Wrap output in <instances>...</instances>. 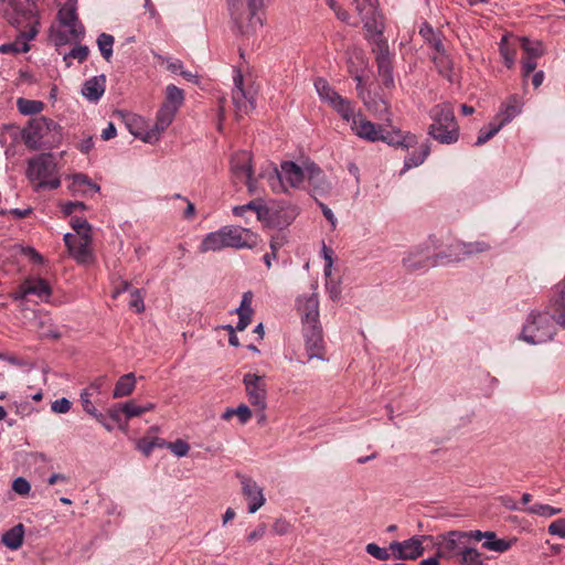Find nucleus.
Instances as JSON below:
<instances>
[{
  "mask_svg": "<svg viewBox=\"0 0 565 565\" xmlns=\"http://www.w3.org/2000/svg\"><path fill=\"white\" fill-rule=\"evenodd\" d=\"M25 145L32 149L38 150L43 147H54L61 142L62 131L61 127L46 117H36L29 121V125L22 132Z\"/></svg>",
  "mask_w": 565,
  "mask_h": 565,
  "instance_id": "nucleus-5",
  "label": "nucleus"
},
{
  "mask_svg": "<svg viewBox=\"0 0 565 565\" xmlns=\"http://www.w3.org/2000/svg\"><path fill=\"white\" fill-rule=\"evenodd\" d=\"M114 36L107 33H102L97 39L98 49L106 61H110L113 56Z\"/></svg>",
  "mask_w": 565,
  "mask_h": 565,
  "instance_id": "nucleus-43",
  "label": "nucleus"
},
{
  "mask_svg": "<svg viewBox=\"0 0 565 565\" xmlns=\"http://www.w3.org/2000/svg\"><path fill=\"white\" fill-rule=\"evenodd\" d=\"M235 415L238 417L241 424H246L252 418V411L245 404H241L235 408Z\"/></svg>",
  "mask_w": 565,
  "mask_h": 565,
  "instance_id": "nucleus-59",
  "label": "nucleus"
},
{
  "mask_svg": "<svg viewBox=\"0 0 565 565\" xmlns=\"http://www.w3.org/2000/svg\"><path fill=\"white\" fill-rule=\"evenodd\" d=\"M297 311L302 327L321 324L319 320V299L315 294L297 299Z\"/></svg>",
  "mask_w": 565,
  "mask_h": 565,
  "instance_id": "nucleus-19",
  "label": "nucleus"
},
{
  "mask_svg": "<svg viewBox=\"0 0 565 565\" xmlns=\"http://www.w3.org/2000/svg\"><path fill=\"white\" fill-rule=\"evenodd\" d=\"M231 170L236 180L246 184L253 193L256 189V180L253 178L252 154L248 151H238L231 159Z\"/></svg>",
  "mask_w": 565,
  "mask_h": 565,
  "instance_id": "nucleus-14",
  "label": "nucleus"
},
{
  "mask_svg": "<svg viewBox=\"0 0 565 565\" xmlns=\"http://www.w3.org/2000/svg\"><path fill=\"white\" fill-rule=\"evenodd\" d=\"M366 552L380 561H386L390 557V554L386 548L380 547L375 543H369L366 545Z\"/></svg>",
  "mask_w": 565,
  "mask_h": 565,
  "instance_id": "nucleus-53",
  "label": "nucleus"
},
{
  "mask_svg": "<svg viewBox=\"0 0 565 565\" xmlns=\"http://www.w3.org/2000/svg\"><path fill=\"white\" fill-rule=\"evenodd\" d=\"M71 226L75 233L64 235L68 253L77 263H88L92 259V226L79 217H72Z\"/></svg>",
  "mask_w": 565,
  "mask_h": 565,
  "instance_id": "nucleus-8",
  "label": "nucleus"
},
{
  "mask_svg": "<svg viewBox=\"0 0 565 565\" xmlns=\"http://www.w3.org/2000/svg\"><path fill=\"white\" fill-rule=\"evenodd\" d=\"M247 210H255L256 213H257V216L258 218H262L263 217V211H264V207H260V206H256V204L254 202H250L248 204H245V205H238V206H235L233 209V213L236 215V216H242L245 211Z\"/></svg>",
  "mask_w": 565,
  "mask_h": 565,
  "instance_id": "nucleus-57",
  "label": "nucleus"
},
{
  "mask_svg": "<svg viewBox=\"0 0 565 565\" xmlns=\"http://www.w3.org/2000/svg\"><path fill=\"white\" fill-rule=\"evenodd\" d=\"M537 57L524 56L521 61L522 76L527 77L536 68Z\"/></svg>",
  "mask_w": 565,
  "mask_h": 565,
  "instance_id": "nucleus-54",
  "label": "nucleus"
},
{
  "mask_svg": "<svg viewBox=\"0 0 565 565\" xmlns=\"http://www.w3.org/2000/svg\"><path fill=\"white\" fill-rule=\"evenodd\" d=\"M167 447L177 456V457H185L189 454L190 445L182 440L177 439L175 441L168 443Z\"/></svg>",
  "mask_w": 565,
  "mask_h": 565,
  "instance_id": "nucleus-49",
  "label": "nucleus"
},
{
  "mask_svg": "<svg viewBox=\"0 0 565 565\" xmlns=\"http://www.w3.org/2000/svg\"><path fill=\"white\" fill-rule=\"evenodd\" d=\"M243 383L249 403L260 412L266 408L267 387L263 376L247 373L244 375Z\"/></svg>",
  "mask_w": 565,
  "mask_h": 565,
  "instance_id": "nucleus-15",
  "label": "nucleus"
},
{
  "mask_svg": "<svg viewBox=\"0 0 565 565\" xmlns=\"http://www.w3.org/2000/svg\"><path fill=\"white\" fill-rule=\"evenodd\" d=\"M548 533L565 539V519H558L548 525Z\"/></svg>",
  "mask_w": 565,
  "mask_h": 565,
  "instance_id": "nucleus-56",
  "label": "nucleus"
},
{
  "mask_svg": "<svg viewBox=\"0 0 565 565\" xmlns=\"http://www.w3.org/2000/svg\"><path fill=\"white\" fill-rule=\"evenodd\" d=\"M306 178L311 191L315 195H323L330 189V183L327 181L322 170L315 163L306 164Z\"/></svg>",
  "mask_w": 565,
  "mask_h": 565,
  "instance_id": "nucleus-25",
  "label": "nucleus"
},
{
  "mask_svg": "<svg viewBox=\"0 0 565 565\" xmlns=\"http://www.w3.org/2000/svg\"><path fill=\"white\" fill-rule=\"evenodd\" d=\"M437 54L434 55L433 61L435 65L438 68V72L447 77L449 81H451V70H452V63L448 55L445 54L444 47L440 49V52H436Z\"/></svg>",
  "mask_w": 565,
  "mask_h": 565,
  "instance_id": "nucleus-40",
  "label": "nucleus"
},
{
  "mask_svg": "<svg viewBox=\"0 0 565 565\" xmlns=\"http://www.w3.org/2000/svg\"><path fill=\"white\" fill-rule=\"evenodd\" d=\"M105 92V77L95 76L85 82L82 93L89 100H98Z\"/></svg>",
  "mask_w": 565,
  "mask_h": 565,
  "instance_id": "nucleus-33",
  "label": "nucleus"
},
{
  "mask_svg": "<svg viewBox=\"0 0 565 565\" xmlns=\"http://www.w3.org/2000/svg\"><path fill=\"white\" fill-rule=\"evenodd\" d=\"M252 302H253V294L250 291L245 292L243 295L241 306L236 309V312L239 317L238 323L236 326V329L238 331L245 330L252 321V316L254 313V310L252 308Z\"/></svg>",
  "mask_w": 565,
  "mask_h": 565,
  "instance_id": "nucleus-31",
  "label": "nucleus"
},
{
  "mask_svg": "<svg viewBox=\"0 0 565 565\" xmlns=\"http://www.w3.org/2000/svg\"><path fill=\"white\" fill-rule=\"evenodd\" d=\"M178 110L164 105H161L156 117L153 129L160 139L161 134L172 124Z\"/></svg>",
  "mask_w": 565,
  "mask_h": 565,
  "instance_id": "nucleus-32",
  "label": "nucleus"
},
{
  "mask_svg": "<svg viewBox=\"0 0 565 565\" xmlns=\"http://www.w3.org/2000/svg\"><path fill=\"white\" fill-rule=\"evenodd\" d=\"M500 54L508 68H512L515 64L516 45L510 43L509 36L504 35L500 42Z\"/></svg>",
  "mask_w": 565,
  "mask_h": 565,
  "instance_id": "nucleus-38",
  "label": "nucleus"
},
{
  "mask_svg": "<svg viewBox=\"0 0 565 565\" xmlns=\"http://www.w3.org/2000/svg\"><path fill=\"white\" fill-rule=\"evenodd\" d=\"M461 565H484L481 554L475 548H463L460 555Z\"/></svg>",
  "mask_w": 565,
  "mask_h": 565,
  "instance_id": "nucleus-44",
  "label": "nucleus"
},
{
  "mask_svg": "<svg viewBox=\"0 0 565 565\" xmlns=\"http://www.w3.org/2000/svg\"><path fill=\"white\" fill-rule=\"evenodd\" d=\"M306 175V167L301 168L292 161H284L279 169H275L267 175V181L274 192L281 193L289 189H299Z\"/></svg>",
  "mask_w": 565,
  "mask_h": 565,
  "instance_id": "nucleus-10",
  "label": "nucleus"
},
{
  "mask_svg": "<svg viewBox=\"0 0 565 565\" xmlns=\"http://www.w3.org/2000/svg\"><path fill=\"white\" fill-rule=\"evenodd\" d=\"M501 129V125L492 121L489 124V127L486 129H480L476 145L481 146L489 141L492 137H494Z\"/></svg>",
  "mask_w": 565,
  "mask_h": 565,
  "instance_id": "nucleus-45",
  "label": "nucleus"
},
{
  "mask_svg": "<svg viewBox=\"0 0 565 565\" xmlns=\"http://www.w3.org/2000/svg\"><path fill=\"white\" fill-rule=\"evenodd\" d=\"M514 541L515 540L498 539L494 532L488 531L482 546L489 551L503 553L512 547Z\"/></svg>",
  "mask_w": 565,
  "mask_h": 565,
  "instance_id": "nucleus-36",
  "label": "nucleus"
},
{
  "mask_svg": "<svg viewBox=\"0 0 565 565\" xmlns=\"http://www.w3.org/2000/svg\"><path fill=\"white\" fill-rule=\"evenodd\" d=\"M90 396L92 393H89L88 390H84L81 393L82 406L87 414L94 416L98 422H102L103 415L97 413V409L95 408L90 401Z\"/></svg>",
  "mask_w": 565,
  "mask_h": 565,
  "instance_id": "nucleus-47",
  "label": "nucleus"
},
{
  "mask_svg": "<svg viewBox=\"0 0 565 565\" xmlns=\"http://www.w3.org/2000/svg\"><path fill=\"white\" fill-rule=\"evenodd\" d=\"M235 89L233 90V102L239 114H248L255 108L253 99H247L243 89V76L238 74L235 78Z\"/></svg>",
  "mask_w": 565,
  "mask_h": 565,
  "instance_id": "nucleus-29",
  "label": "nucleus"
},
{
  "mask_svg": "<svg viewBox=\"0 0 565 565\" xmlns=\"http://www.w3.org/2000/svg\"><path fill=\"white\" fill-rule=\"evenodd\" d=\"M521 102L516 95L510 96L502 105L494 118V122L501 125V128L509 124L514 117L521 113Z\"/></svg>",
  "mask_w": 565,
  "mask_h": 565,
  "instance_id": "nucleus-27",
  "label": "nucleus"
},
{
  "mask_svg": "<svg viewBox=\"0 0 565 565\" xmlns=\"http://www.w3.org/2000/svg\"><path fill=\"white\" fill-rule=\"evenodd\" d=\"M315 87L322 102L329 104L345 121H350L352 107L349 99L339 95L324 78H317Z\"/></svg>",
  "mask_w": 565,
  "mask_h": 565,
  "instance_id": "nucleus-12",
  "label": "nucleus"
},
{
  "mask_svg": "<svg viewBox=\"0 0 565 565\" xmlns=\"http://www.w3.org/2000/svg\"><path fill=\"white\" fill-rule=\"evenodd\" d=\"M307 362L313 359L326 361V345L321 324L302 327Z\"/></svg>",
  "mask_w": 565,
  "mask_h": 565,
  "instance_id": "nucleus-13",
  "label": "nucleus"
},
{
  "mask_svg": "<svg viewBox=\"0 0 565 565\" xmlns=\"http://www.w3.org/2000/svg\"><path fill=\"white\" fill-rule=\"evenodd\" d=\"M24 535V525L19 523L2 534L1 542L9 550L15 551L23 545Z\"/></svg>",
  "mask_w": 565,
  "mask_h": 565,
  "instance_id": "nucleus-30",
  "label": "nucleus"
},
{
  "mask_svg": "<svg viewBox=\"0 0 565 565\" xmlns=\"http://www.w3.org/2000/svg\"><path fill=\"white\" fill-rule=\"evenodd\" d=\"M468 537V533L461 531H450L441 536L438 543L437 556L444 558H452L460 556L463 548V540Z\"/></svg>",
  "mask_w": 565,
  "mask_h": 565,
  "instance_id": "nucleus-17",
  "label": "nucleus"
},
{
  "mask_svg": "<svg viewBox=\"0 0 565 565\" xmlns=\"http://www.w3.org/2000/svg\"><path fill=\"white\" fill-rule=\"evenodd\" d=\"M242 493L248 502V512L255 513L265 504L263 488L249 477H242Z\"/></svg>",
  "mask_w": 565,
  "mask_h": 565,
  "instance_id": "nucleus-20",
  "label": "nucleus"
},
{
  "mask_svg": "<svg viewBox=\"0 0 565 565\" xmlns=\"http://www.w3.org/2000/svg\"><path fill=\"white\" fill-rule=\"evenodd\" d=\"M12 490L20 495H28L31 491V484L25 478L19 477L13 480Z\"/></svg>",
  "mask_w": 565,
  "mask_h": 565,
  "instance_id": "nucleus-52",
  "label": "nucleus"
},
{
  "mask_svg": "<svg viewBox=\"0 0 565 565\" xmlns=\"http://www.w3.org/2000/svg\"><path fill=\"white\" fill-rule=\"evenodd\" d=\"M136 387V377L134 373H128L119 377L117 381L113 397L114 398H120L129 396Z\"/></svg>",
  "mask_w": 565,
  "mask_h": 565,
  "instance_id": "nucleus-34",
  "label": "nucleus"
},
{
  "mask_svg": "<svg viewBox=\"0 0 565 565\" xmlns=\"http://www.w3.org/2000/svg\"><path fill=\"white\" fill-rule=\"evenodd\" d=\"M86 206L84 203L82 202H68L66 204L63 205V212L66 214V215H71L72 213H74L75 211H83L85 210Z\"/></svg>",
  "mask_w": 565,
  "mask_h": 565,
  "instance_id": "nucleus-62",
  "label": "nucleus"
},
{
  "mask_svg": "<svg viewBox=\"0 0 565 565\" xmlns=\"http://www.w3.org/2000/svg\"><path fill=\"white\" fill-rule=\"evenodd\" d=\"M263 215H268L269 220L279 227L288 226L298 215V210L295 205L282 204L277 207L264 209Z\"/></svg>",
  "mask_w": 565,
  "mask_h": 565,
  "instance_id": "nucleus-23",
  "label": "nucleus"
},
{
  "mask_svg": "<svg viewBox=\"0 0 565 565\" xmlns=\"http://www.w3.org/2000/svg\"><path fill=\"white\" fill-rule=\"evenodd\" d=\"M429 117L433 121L428 127L430 137L445 145H451L458 140L459 127L449 103L435 105L429 111Z\"/></svg>",
  "mask_w": 565,
  "mask_h": 565,
  "instance_id": "nucleus-4",
  "label": "nucleus"
},
{
  "mask_svg": "<svg viewBox=\"0 0 565 565\" xmlns=\"http://www.w3.org/2000/svg\"><path fill=\"white\" fill-rule=\"evenodd\" d=\"M227 6L238 33L249 35L263 25L259 11L264 0H227Z\"/></svg>",
  "mask_w": 565,
  "mask_h": 565,
  "instance_id": "nucleus-6",
  "label": "nucleus"
},
{
  "mask_svg": "<svg viewBox=\"0 0 565 565\" xmlns=\"http://www.w3.org/2000/svg\"><path fill=\"white\" fill-rule=\"evenodd\" d=\"M72 186L74 190H81L82 186H87L88 189H92L94 192L99 191V186L95 183H93L87 175L78 173L73 177V183Z\"/></svg>",
  "mask_w": 565,
  "mask_h": 565,
  "instance_id": "nucleus-48",
  "label": "nucleus"
},
{
  "mask_svg": "<svg viewBox=\"0 0 565 565\" xmlns=\"http://www.w3.org/2000/svg\"><path fill=\"white\" fill-rule=\"evenodd\" d=\"M289 527H290L289 523L282 519L276 520L273 525L274 532L279 535L286 534L289 531Z\"/></svg>",
  "mask_w": 565,
  "mask_h": 565,
  "instance_id": "nucleus-61",
  "label": "nucleus"
},
{
  "mask_svg": "<svg viewBox=\"0 0 565 565\" xmlns=\"http://www.w3.org/2000/svg\"><path fill=\"white\" fill-rule=\"evenodd\" d=\"M28 179L34 183L35 191L54 190L61 185L57 167L52 153H40L28 161Z\"/></svg>",
  "mask_w": 565,
  "mask_h": 565,
  "instance_id": "nucleus-7",
  "label": "nucleus"
},
{
  "mask_svg": "<svg viewBox=\"0 0 565 565\" xmlns=\"http://www.w3.org/2000/svg\"><path fill=\"white\" fill-rule=\"evenodd\" d=\"M166 62V65H167V68L171 72V73H180L183 71V64L181 61L179 60H171V58H166L164 60Z\"/></svg>",
  "mask_w": 565,
  "mask_h": 565,
  "instance_id": "nucleus-63",
  "label": "nucleus"
},
{
  "mask_svg": "<svg viewBox=\"0 0 565 565\" xmlns=\"http://www.w3.org/2000/svg\"><path fill=\"white\" fill-rule=\"evenodd\" d=\"M561 511L562 510L558 508H553L548 504H540V503L533 504L527 508V512L537 514L541 516H546V518L556 515V514L561 513Z\"/></svg>",
  "mask_w": 565,
  "mask_h": 565,
  "instance_id": "nucleus-46",
  "label": "nucleus"
},
{
  "mask_svg": "<svg viewBox=\"0 0 565 565\" xmlns=\"http://www.w3.org/2000/svg\"><path fill=\"white\" fill-rule=\"evenodd\" d=\"M183 103L184 92L173 84L168 85L166 87L164 100L162 105L179 110Z\"/></svg>",
  "mask_w": 565,
  "mask_h": 565,
  "instance_id": "nucleus-37",
  "label": "nucleus"
},
{
  "mask_svg": "<svg viewBox=\"0 0 565 565\" xmlns=\"http://www.w3.org/2000/svg\"><path fill=\"white\" fill-rule=\"evenodd\" d=\"M58 20L62 25L67 28L72 36L78 38L84 34V28L78 21L74 3H66L60 9Z\"/></svg>",
  "mask_w": 565,
  "mask_h": 565,
  "instance_id": "nucleus-24",
  "label": "nucleus"
},
{
  "mask_svg": "<svg viewBox=\"0 0 565 565\" xmlns=\"http://www.w3.org/2000/svg\"><path fill=\"white\" fill-rule=\"evenodd\" d=\"M265 532H266V525L265 524H259L254 531H252L247 535V541L248 542L257 541V540H259V539H262L264 536Z\"/></svg>",
  "mask_w": 565,
  "mask_h": 565,
  "instance_id": "nucleus-64",
  "label": "nucleus"
},
{
  "mask_svg": "<svg viewBox=\"0 0 565 565\" xmlns=\"http://www.w3.org/2000/svg\"><path fill=\"white\" fill-rule=\"evenodd\" d=\"M352 2L364 23L366 32L370 35H376L379 38L375 41L374 47L377 70L383 84L386 87H391L394 83L392 63L388 45L386 41L380 38L384 29V23L381 13L377 11V0H352Z\"/></svg>",
  "mask_w": 565,
  "mask_h": 565,
  "instance_id": "nucleus-1",
  "label": "nucleus"
},
{
  "mask_svg": "<svg viewBox=\"0 0 565 565\" xmlns=\"http://www.w3.org/2000/svg\"><path fill=\"white\" fill-rule=\"evenodd\" d=\"M131 299L129 301V306L135 309L137 312H142L145 310L143 297L140 294V290L134 289L130 294Z\"/></svg>",
  "mask_w": 565,
  "mask_h": 565,
  "instance_id": "nucleus-55",
  "label": "nucleus"
},
{
  "mask_svg": "<svg viewBox=\"0 0 565 565\" xmlns=\"http://www.w3.org/2000/svg\"><path fill=\"white\" fill-rule=\"evenodd\" d=\"M419 34L435 49L436 52H440V49L443 47L441 40L429 24L423 23L419 29Z\"/></svg>",
  "mask_w": 565,
  "mask_h": 565,
  "instance_id": "nucleus-42",
  "label": "nucleus"
},
{
  "mask_svg": "<svg viewBox=\"0 0 565 565\" xmlns=\"http://www.w3.org/2000/svg\"><path fill=\"white\" fill-rule=\"evenodd\" d=\"M127 128L136 137L147 143H156L159 141L153 127L149 128L147 121L141 116L132 115L127 118Z\"/></svg>",
  "mask_w": 565,
  "mask_h": 565,
  "instance_id": "nucleus-22",
  "label": "nucleus"
},
{
  "mask_svg": "<svg viewBox=\"0 0 565 565\" xmlns=\"http://www.w3.org/2000/svg\"><path fill=\"white\" fill-rule=\"evenodd\" d=\"M9 7L11 11H8V20L15 26L19 34L15 42L3 44L0 51L2 53L28 52L30 50L28 42L34 39L38 33L39 20L31 9H22L18 2H10Z\"/></svg>",
  "mask_w": 565,
  "mask_h": 565,
  "instance_id": "nucleus-3",
  "label": "nucleus"
},
{
  "mask_svg": "<svg viewBox=\"0 0 565 565\" xmlns=\"http://www.w3.org/2000/svg\"><path fill=\"white\" fill-rule=\"evenodd\" d=\"M18 109L23 115H35L43 110L44 104L40 100H31L25 98H19L17 100Z\"/></svg>",
  "mask_w": 565,
  "mask_h": 565,
  "instance_id": "nucleus-41",
  "label": "nucleus"
},
{
  "mask_svg": "<svg viewBox=\"0 0 565 565\" xmlns=\"http://www.w3.org/2000/svg\"><path fill=\"white\" fill-rule=\"evenodd\" d=\"M88 52L89 51H88L87 46H84V45L75 46L73 50H71V52L68 54L64 55V61L66 62L67 65H70V62H68L70 58H75L78 62H83L87 58Z\"/></svg>",
  "mask_w": 565,
  "mask_h": 565,
  "instance_id": "nucleus-50",
  "label": "nucleus"
},
{
  "mask_svg": "<svg viewBox=\"0 0 565 565\" xmlns=\"http://www.w3.org/2000/svg\"><path fill=\"white\" fill-rule=\"evenodd\" d=\"M430 541L429 536H413L404 542H393L390 548L393 551L394 556L399 559H415L424 553V542Z\"/></svg>",
  "mask_w": 565,
  "mask_h": 565,
  "instance_id": "nucleus-16",
  "label": "nucleus"
},
{
  "mask_svg": "<svg viewBox=\"0 0 565 565\" xmlns=\"http://www.w3.org/2000/svg\"><path fill=\"white\" fill-rule=\"evenodd\" d=\"M174 198L179 199V200H182L183 202L186 203V207L183 211V217L188 218V220L193 218L194 215H195V206H194V204L191 201H189L188 199H185L182 195H180V194H175Z\"/></svg>",
  "mask_w": 565,
  "mask_h": 565,
  "instance_id": "nucleus-60",
  "label": "nucleus"
},
{
  "mask_svg": "<svg viewBox=\"0 0 565 565\" xmlns=\"http://www.w3.org/2000/svg\"><path fill=\"white\" fill-rule=\"evenodd\" d=\"M258 243V235L248 228L226 225L218 231L211 232L202 239L199 250L201 253L218 252L223 248H254Z\"/></svg>",
  "mask_w": 565,
  "mask_h": 565,
  "instance_id": "nucleus-2",
  "label": "nucleus"
},
{
  "mask_svg": "<svg viewBox=\"0 0 565 565\" xmlns=\"http://www.w3.org/2000/svg\"><path fill=\"white\" fill-rule=\"evenodd\" d=\"M490 248V244L484 241L471 243L457 242L450 246L448 257L450 262H459L466 257L488 252Z\"/></svg>",
  "mask_w": 565,
  "mask_h": 565,
  "instance_id": "nucleus-21",
  "label": "nucleus"
},
{
  "mask_svg": "<svg viewBox=\"0 0 565 565\" xmlns=\"http://www.w3.org/2000/svg\"><path fill=\"white\" fill-rule=\"evenodd\" d=\"M349 122H351L352 131L364 140L376 142L380 141V139L383 137L382 126H376L366 119L362 114H354L352 111V116Z\"/></svg>",
  "mask_w": 565,
  "mask_h": 565,
  "instance_id": "nucleus-18",
  "label": "nucleus"
},
{
  "mask_svg": "<svg viewBox=\"0 0 565 565\" xmlns=\"http://www.w3.org/2000/svg\"><path fill=\"white\" fill-rule=\"evenodd\" d=\"M121 411L128 419L141 416L143 414L141 405H137L135 401H129L125 404H121Z\"/></svg>",
  "mask_w": 565,
  "mask_h": 565,
  "instance_id": "nucleus-51",
  "label": "nucleus"
},
{
  "mask_svg": "<svg viewBox=\"0 0 565 565\" xmlns=\"http://www.w3.org/2000/svg\"><path fill=\"white\" fill-rule=\"evenodd\" d=\"M557 322L556 313L547 309L544 312L531 313L523 327L521 337L531 344H540L550 341L555 334L553 321Z\"/></svg>",
  "mask_w": 565,
  "mask_h": 565,
  "instance_id": "nucleus-9",
  "label": "nucleus"
},
{
  "mask_svg": "<svg viewBox=\"0 0 565 565\" xmlns=\"http://www.w3.org/2000/svg\"><path fill=\"white\" fill-rule=\"evenodd\" d=\"M52 296V288L47 280L41 277L32 276L22 281L13 295L15 300L30 301L34 298L36 303L47 302Z\"/></svg>",
  "mask_w": 565,
  "mask_h": 565,
  "instance_id": "nucleus-11",
  "label": "nucleus"
},
{
  "mask_svg": "<svg viewBox=\"0 0 565 565\" xmlns=\"http://www.w3.org/2000/svg\"><path fill=\"white\" fill-rule=\"evenodd\" d=\"M380 140L386 142L390 146L402 147L404 149L415 147L418 141L416 135L411 132H403L399 129L390 131L383 129V137Z\"/></svg>",
  "mask_w": 565,
  "mask_h": 565,
  "instance_id": "nucleus-26",
  "label": "nucleus"
},
{
  "mask_svg": "<svg viewBox=\"0 0 565 565\" xmlns=\"http://www.w3.org/2000/svg\"><path fill=\"white\" fill-rule=\"evenodd\" d=\"M519 42H520L522 50L524 51L525 56H532V57L539 58L545 52L544 45L541 41H532L527 38H520Z\"/></svg>",
  "mask_w": 565,
  "mask_h": 565,
  "instance_id": "nucleus-39",
  "label": "nucleus"
},
{
  "mask_svg": "<svg viewBox=\"0 0 565 565\" xmlns=\"http://www.w3.org/2000/svg\"><path fill=\"white\" fill-rule=\"evenodd\" d=\"M70 409H71V402L65 397L56 399L52 403V411L54 413L65 414Z\"/></svg>",
  "mask_w": 565,
  "mask_h": 565,
  "instance_id": "nucleus-58",
  "label": "nucleus"
},
{
  "mask_svg": "<svg viewBox=\"0 0 565 565\" xmlns=\"http://www.w3.org/2000/svg\"><path fill=\"white\" fill-rule=\"evenodd\" d=\"M429 153V143H422L417 150L413 151L408 157L405 158L403 171H407L412 168L419 167L420 164L424 163Z\"/></svg>",
  "mask_w": 565,
  "mask_h": 565,
  "instance_id": "nucleus-35",
  "label": "nucleus"
},
{
  "mask_svg": "<svg viewBox=\"0 0 565 565\" xmlns=\"http://www.w3.org/2000/svg\"><path fill=\"white\" fill-rule=\"evenodd\" d=\"M554 292L547 309L557 315V323L565 328V279L555 285Z\"/></svg>",
  "mask_w": 565,
  "mask_h": 565,
  "instance_id": "nucleus-28",
  "label": "nucleus"
}]
</instances>
